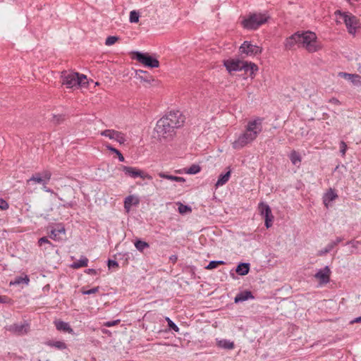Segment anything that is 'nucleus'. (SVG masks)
I'll return each instance as SVG.
<instances>
[{
	"mask_svg": "<svg viewBox=\"0 0 361 361\" xmlns=\"http://www.w3.org/2000/svg\"><path fill=\"white\" fill-rule=\"evenodd\" d=\"M87 273L89 274L95 275V274H97V270H95L94 269H88L87 270Z\"/></svg>",
	"mask_w": 361,
	"mask_h": 361,
	"instance_id": "4d7b16f0",
	"label": "nucleus"
},
{
	"mask_svg": "<svg viewBox=\"0 0 361 361\" xmlns=\"http://www.w3.org/2000/svg\"><path fill=\"white\" fill-rule=\"evenodd\" d=\"M135 247L137 248V250L140 252H143L146 248L149 247V243H147L145 241H143L140 239H137L134 243Z\"/></svg>",
	"mask_w": 361,
	"mask_h": 361,
	"instance_id": "473e14b6",
	"label": "nucleus"
},
{
	"mask_svg": "<svg viewBox=\"0 0 361 361\" xmlns=\"http://www.w3.org/2000/svg\"><path fill=\"white\" fill-rule=\"evenodd\" d=\"M353 243L352 241H348V242L347 243V244H350V243Z\"/></svg>",
	"mask_w": 361,
	"mask_h": 361,
	"instance_id": "680f3d73",
	"label": "nucleus"
},
{
	"mask_svg": "<svg viewBox=\"0 0 361 361\" xmlns=\"http://www.w3.org/2000/svg\"><path fill=\"white\" fill-rule=\"evenodd\" d=\"M217 346L221 348L231 350L234 348V343L230 340L221 339L217 341Z\"/></svg>",
	"mask_w": 361,
	"mask_h": 361,
	"instance_id": "393cba45",
	"label": "nucleus"
},
{
	"mask_svg": "<svg viewBox=\"0 0 361 361\" xmlns=\"http://www.w3.org/2000/svg\"><path fill=\"white\" fill-rule=\"evenodd\" d=\"M11 302H12V300L10 298H8V296L0 295V303L10 304V303H11Z\"/></svg>",
	"mask_w": 361,
	"mask_h": 361,
	"instance_id": "a18cd8bd",
	"label": "nucleus"
},
{
	"mask_svg": "<svg viewBox=\"0 0 361 361\" xmlns=\"http://www.w3.org/2000/svg\"><path fill=\"white\" fill-rule=\"evenodd\" d=\"M133 58L145 66L149 68H157L159 66V61L154 57L150 56L147 53H142L140 51H134Z\"/></svg>",
	"mask_w": 361,
	"mask_h": 361,
	"instance_id": "0eeeda50",
	"label": "nucleus"
},
{
	"mask_svg": "<svg viewBox=\"0 0 361 361\" xmlns=\"http://www.w3.org/2000/svg\"><path fill=\"white\" fill-rule=\"evenodd\" d=\"M347 149V145L345 142L341 141L340 144V152L341 153L344 155L345 154Z\"/></svg>",
	"mask_w": 361,
	"mask_h": 361,
	"instance_id": "8fccbe9b",
	"label": "nucleus"
},
{
	"mask_svg": "<svg viewBox=\"0 0 361 361\" xmlns=\"http://www.w3.org/2000/svg\"><path fill=\"white\" fill-rule=\"evenodd\" d=\"M73 205V204L72 202H67V203L64 204L63 205V207L65 208H70V207H72Z\"/></svg>",
	"mask_w": 361,
	"mask_h": 361,
	"instance_id": "052dcab7",
	"label": "nucleus"
},
{
	"mask_svg": "<svg viewBox=\"0 0 361 361\" xmlns=\"http://www.w3.org/2000/svg\"><path fill=\"white\" fill-rule=\"evenodd\" d=\"M361 322V316L355 318L353 320L350 321V324L359 323Z\"/></svg>",
	"mask_w": 361,
	"mask_h": 361,
	"instance_id": "13d9d810",
	"label": "nucleus"
},
{
	"mask_svg": "<svg viewBox=\"0 0 361 361\" xmlns=\"http://www.w3.org/2000/svg\"><path fill=\"white\" fill-rule=\"evenodd\" d=\"M334 13L336 16H339L340 18L343 20L350 34L355 33L357 20L355 16L350 13L341 12L340 10L336 11Z\"/></svg>",
	"mask_w": 361,
	"mask_h": 361,
	"instance_id": "423d86ee",
	"label": "nucleus"
},
{
	"mask_svg": "<svg viewBox=\"0 0 361 361\" xmlns=\"http://www.w3.org/2000/svg\"><path fill=\"white\" fill-rule=\"evenodd\" d=\"M158 176L160 178H164V179H167V180H172V181L180 182V183H183L185 180V178H183V177L169 175V174H166V173H165L164 172H159L158 173Z\"/></svg>",
	"mask_w": 361,
	"mask_h": 361,
	"instance_id": "bb28decb",
	"label": "nucleus"
},
{
	"mask_svg": "<svg viewBox=\"0 0 361 361\" xmlns=\"http://www.w3.org/2000/svg\"><path fill=\"white\" fill-rule=\"evenodd\" d=\"M139 18H140L139 12H137L135 10L131 11L130 12L129 20L130 23H138Z\"/></svg>",
	"mask_w": 361,
	"mask_h": 361,
	"instance_id": "4c0bfd02",
	"label": "nucleus"
},
{
	"mask_svg": "<svg viewBox=\"0 0 361 361\" xmlns=\"http://www.w3.org/2000/svg\"><path fill=\"white\" fill-rule=\"evenodd\" d=\"M254 296L250 290H243L238 293L234 298L235 303H239L246 301L249 299H253Z\"/></svg>",
	"mask_w": 361,
	"mask_h": 361,
	"instance_id": "a211bd4d",
	"label": "nucleus"
},
{
	"mask_svg": "<svg viewBox=\"0 0 361 361\" xmlns=\"http://www.w3.org/2000/svg\"><path fill=\"white\" fill-rule=\"evenodd\" d=\"M30 182L37 183L42 184V185H47V181L42 178L40 173H37L34 174L27 180V184H29Z\"/></svg>",
	"mask_w": 361,
	"mask_h": 361,
	"instance_id": "2f4dec72",
	"label": "nucleus"
},
{
	"mask_svg": "<svg viewBox=\"0 0 361 361\" xmlns=\"http://www.w3.org/2000/svg\"><path fill=\"white\" fill-rule=\"evenodd\" d=\"M99 289V287L97 286V287H94L87 290H82V293L83 295H91V294H94V293H96L97 292H98Z\"/></svg>",
	"mask_w": 361,
	"mask_h": 361,
	"instance_id": "37998d69",
	"label": "nucleus"
},
{
	"mask_svg": "<svg viewBox=\"0 0 361 361\" xmlns=\"http://www.w3.org/2000/svg\"><path fill=\"white\" fill-rule=\"evenodd\" d=\"M121 169L126 175L130 176L131 178H136L140 177L142 179H152V177L150 175L135 167L121 166Z\"/></svg>",
	"mask_w": 361,
	"mask_h": 361,
	"instance_id": "6e6552de",
	"label": "nucleus"
},
{
	"mask_svg": "<svg viewBox=\"0 0 361 361\" xmlns=\"http://www.w3.org/2000/svg\"><path fill=\"white\" fill-rule=\"evenodd\" d=\"M61 234H65V228L61 225H58L56 228L51 229L49 237L54 240H59Z\"/></svg>",
	"mask_w": 361,
	"mask_h": 361,
	"instance_id": "6ab92c4d",
	"label": "nucleus"
},
{
	"mask_svg": "<svg viewBox=\"0 0 361 361\" xmlns=\"http://www.w3.org/2000/svg\"><path fill=\"white\" fill-rule=\"evenodd\" d=\"M61 78L63 84L66 85L68 88L84 85L86 83L84 80L87 79L86 75L83 74L68 73L67 71L61 73Z\"/></svg>",
	"mask_w": 361,
	"mask_h": 361,
	"instance_id": "20e7f679",
	"label": "nucleus"
},
{
	"mask_svg": "<svg viewBox=\"0 0 361 361\" xmlns=\"http://www.w3.org/2000/svg\"><path fill=\"white\" fill-rule=\"evenodd\" d=\"M300 33L295 32L289 37L286 38L285 42V47L287 49H292L295 45L300 44Z\"/></svg>",
	"mask_w": 361,
	"mask_h": 361,
	"instance_id": "ddd939ff",
	"label": "nucleus"
},
{
	"mask_svg": "<svg viewBox=\"0 0 361 361\" xmlns=\"http://www.w3.org/2000/svg\"><path fill=\"white\" fill-rule=\"evenodd\" d=\"M331 270L328 266L324 269H319L315 274L314 277L319 281V283L326 284L330 281Z\"/></svg>",
	"mask_w": 361,
	"mask_h": 361,
	"instance_id": "9b49d317",
	"label": "nucleus"
},
{
	"mask_svg": "<svg viewBox=\"0 0 361 361\" xmlns=\"http://www.w3.org/2000/svg\"><path fill=\"white\" fill-rule=\"evenodd\" d=\"M329 102L331 103V104H336V105H339L340 104L339 100L338 99L335 98V97L331 98L329 100Z\"/></svg>",
	"mask_w": 361,
	"mask_h": 361,
	"instance_id": "864d4df0",
	"label": "nucleus"
},
{
	"mask_svg": "<svg viewBox=\"0 0 361 361\" xmlns=\"http://www.w3.org/2000/svg\"><path fill=\"white\" fill-rule=\"evenodd\" d=\"M101 135L107 137L111 140L118 142L120 145H123L126 142L124 133L112 129H107L100 133Z\"/></svg>",
	"mask_w": 361,
	"mask_h": 361,
	"instance_id": "9d476101",
	"label": "nucleus"
},
{
	"mask_svg": "<svg viewBox=\"0 0 361 361\" xmlns=\"http://www.w3.org/2000/svg\"><path fill=\"white\" fill-rule=\"evenodd\" d=\"M289 158L293 165H297L298 164L300 163V161H301L300 155L299 154V153H298L295 151H293L290 153Z\"/></svg>",
	"mask_w": 361,
	"mask_h": 361,
	"instance_id": "72a5a7b5",
	"label": "nucleus"
},
{
	"mask_svg": "<svg viewBox=\"0 0 361 361\" xmlns=\"http://www.w3.org/2000/svg\"><path fill=\"white\" fill-rule=\"evenodd\" d=\"M118 37L116 36H109L105 41V44L106 46H111L113 45L114 43H116L118 40Z\"/></svg>",
	"mask_w": 361,
	"mask_h": 361,
	"instance_id": "58836bf2",
	"label": "nucleus"
},
{
	"mask_svg": "<svg viewBox=\"0 0 361 361\" xmlns=\"http://www.w3.org/2000/svg\"><path fill=\"white\" fill-rule=\"evenodd\" d=\"M117 156H118V160L120 161H125V158L123 156V154L121 153L120 151H118L116 154Z\"/></svg>",
	"mask_w": 361,
	"mask_h": 361,
	"instance_id": "6e6d98bb",
	"label": "nucleus"
},
{
	"mask_svg": "<svg viewBox=\"0 0 361 361\" xmlns=\"http://www.w3.org/2000/svg\"><path fill=\"white\" fill-rule=\"evenodd\" d=\"M226 264V262L222 260H218V261L214 260V261L209 262V263L207 265L205 269L211 270V269H216L219 265H222V264Z\"/></svg>",
	"mask_w": 361,
	"mask_h": 361,
	"instance_id": "e433bc0d",
	"label": "nucleus"
},
{
	"mask_svg": "<svg viewBox=\"0 0 361 361\" xmlns=\"http://www.w3.org/2000/svg\"><path fill=\"white\" fill-rule=\"evenodd\" d=\"M105 147L108 150L115 154H116L119 151L115 147H112L110 144L105 145Z\"/></svg>",
	"mask_w": 361,
	"mask_h": 361,
	"instance_id": "603ef678",
	"label": "nucleus"
},
{
	"mask_svg": "<svg viewBox=\"0 0 361 361\" xmlns=\"http://www.w3.org/2000/svg\"><path fill=\"white\" fill-rule=\"evenodd\" d=\"M42 189L44 191L47 192H50L51 194H54L55 195H57L56 193L54 192L53 190L50 189L49 188H47V185H44Z\"/></svg>",
	"mask_w": 361,
	"mask_h": 361,
	"instance_id": "5fc2aeb1",
	"label": "nucleus"
},
{
	"mask_svg": "<svg viewBox=\"0 0 361 361\" xmlns=\"http://www.w3.org/2000/svg\"><path fill=\"white\" fill-rule=\"evenodd\" d=\"M250 271V264L249 263H240L236 269L235 271L241 276H244L248 274Z\"/></svg>",
	"mask_w": 361,
	"mask_h": 361,
	"instance_id": "a878e982",
	"label": "nucleus"
},
{
	"mask_svg": "<svg viewBox=\"0 0 361 361\" xmlns=\"http://www.w3.org/2000/svg\"><path fill=\"white\" fill-rule=\"evenodd\" d=\"M269 18V16L266 13H250L247 16L243 17L241 25L246 30H255L265 24Z\"/></svg>",
	"mask_w": 361,
	"mask_h": 361,
	"instance_id": "7ed1b4c3",
	"label": "nucleus"
},
{
	"mask_svg": "<svg viewBox=\"0 0 361 361\" xmlns=\"http://www.w3.org/2000/svg\"><path fill=\"white\" fill-rule=\"evenodd\" d=\"M262 48L252 44L250 42L245 41L239 48L241 55L255 56L262 52Z\"/></svg>",
	"mask_w": 361,
	"mask_h": 361,
	"instance_id": "1a4fd4ad",
	"label": "nucleus"
},
{
	"mask_svg": "<svg viewBox=\"0 0 361 361\" xmlns=\"http://www.w3.org/2000/svg\"><path fill=\"white\" fill-rule=\"evenodd\" d=\"M138 203L139 200L137 199H135L133 195H129L125 199L124 208L127 212H128L133 204H137Z\"/></svg>",
	"mask_w": 361,
	"mask_h": 361,
	"instance_id": "c756f323",
	"label": "nucleus"
},
{
	"mask_svg": "<svg viewBox=\"0 0 361 361\" xmlns=\"http://www.w3.org/2000/svg\"><path fill=\"white\" fill-rule=\"evenodd\" d=\"M201 170V167L198 164H192L190 167L185 169V173L188 174H196Z\"/></svg>",
	"mask_w": 361,
	"mask_h": 361,
	"instance_id": "f704fd0d",
	"label": "nucleus"
},
{
	"mask_svg": "<svg viewBox=\"0 0 361 361\" xmlns=\"http://www.w3.org/2000/svg\"><path fill=\"white\" fill-rule=\"evenodd\" d=\"M27 324H14L10 326L9 330L18 335H23L27 332Z\"/></svg>",
	"mask_w": 361,
	"mask_h": 361,
	"instance_id": "dca6fc26",
	"label": "nucleus"
},
{
	"mask_svg": "<svg viewBox=\"0 0 361 361\" xmlns=\"http://www.w3.org/2000/svg\"><path fill=\"white\" fill-rule=\"evenodd\" d=\"M262 121L263 118L259 117L248 121L245 131L233 142V147L240 149L254 141L262 131Z\"/></svg>",
	"mask_w": 361,
	"mask_h": 361,
	"instance_id": "f03ea898",
	"label": "nucleus"
},
{
	"mask_svg": "<svg viewBox=\"0 0 361 361\" xmlns=\"http://www.w3.org/2000/svg\"><path fill=\"white\" fill-rule=\"evenodd\" d=\"M109 268L118 267V263L116 260L109 259L108 260Z\"/></svg>",
	"mask_w": 361,
	"mask_h": 361,
	"instance_id": "3c124183",
	"label": "nucleus"
},
{
	"mask_svg": "<svg viewBox=\"0 0 361 361\" xmlns=\"http://www.w3.org/2000/svg\"><path fill=\"white\" fill-rule=\"evenodd\" d=\"M339 75L345 80H350L353 85L356 86L361 85V76L357 74H351L341 72L339 73Z\"/></svg>",
	"mask_w": 361,
	"mask_h": 361,
	"instance_id": "2eb2a0df",
	"label": "nucleus"
},
{
	"mask_svg": "<svg viewBox=\"0 0 361 361\" xmlns=\"http://www.w3.org/2000/svg\"><path fill=\"white\" fill-rule=\"evenodd\" d=\"M343 238L342 237H337L335 240L329 243L324 250L319 251V255H324L329 253L335 246L343 241Z\"/></svg>",
	"mask_w": 361,
	"mask_h": 361,
	"instance_id": "412c9836",
	"label": "nucleus"
},
{
	"mask_svg": "<svg viewBox=\"0 0 361 361\" xmlns=\"http://www.w3.org/2000/svg\"><path fill=\"white\" fill-rule=\"evenodd\" d=\"M273 219H274V216L273 215L264 217L265 226L267 228H270L272 226Z\"/></svg>",
	"mask_w": 361,
	"mask_h": 361,
	"instance_id": "79ce46f5",
	"label": "nucleus"
},
{
	"mask_svg": "<svg viewBox=\"0 0 361 361\" xmlns=\"http://www.w3.org/2000/svg\"><path fill=\"white\" fill-rule=\"evenodd\" d=\"M8 207V203L4 199L0 197V209L1 210H6Z\"/></svg>",
	"mask_w": 361,
	"mask_h": 361,
	"instance_id": "c03bdc74",
	"label": "nucleus"
},
{
	"mask_svg": "<svg viewBox=\"0 0 361 361\" xmlns=\"http://www.w3.org/2000/svg\"><path fill=\"white\" fill-rule=\"evenodd\" d=\"M169 259L173 263H175L177 261L178 257L176 255H171Z\"/></svg>",
	"mask_w": 361,
	"mask_h": 361,
	"instance_id": "bf43d9fd",
	"label": "nucleus"
},
{
	"mask_svg": "<svg viewBox=\"0 0 361 361\" xmlns=\"http://www.w3.org/2000/svg\"><path fill=\"white\" fill-rule=\"evenodd\" d=\"M184 122L185 117L180 111H171L157 122L154 130L159 139L171 140L176 135V130L180 128Z\"/></svg>",
	"mask_w": 361,
	"mask_h": 361,
	"instance_id": "f257e3e1",
	"label": "nucleus"
},
{
	"mask_svg": "<svg viewBox=\"0 0 361 361\" xmlns=\"http://www.w3.org/2000/svg\"><path fill=\"white\" fill-rule=\"evenodd\" d=\"M166 320L168 322V325L171 329L173 330L176 332L179 331V327L173 321H171L169 317H166Z\"/></svg>",
	"mask_w": 361,
	"mask_h": 361,
	"instance_id": "a19ab883",
	"label": "nucleus"
},
{
	"mask_svg": "<svg viewBox=\"0 0 361 361\" xmlns=\"http://www.w3.org/2000/svg\"><path fill=\"white\" fill-rule=\"evenodd\" d=\"M53 118L54 122H55L56 123H60L61 121L64 120L65 116L61 114L54 115Z\"/></svg>",
	"mask_w": 361,
	"mask_h": 361,
	"instance_id": "09e8293b",
	"label": "nucleus"
},
{
	"mask_svg": "<svg viewBox=\"0 0 361 361\" xmlns=\"http://www.w3.org/2000/svg\"><path fill=\"white\" fill-rule=\"evenodd\" d=\"M178 212L181 214H185L187 213H190L192 212V209L188 205H185L182 204L181 202H178Z\"/></svg>",
	"mask_w": 361,
	"mask_h": 361,
	"instance_id": "c9c22d12",
	"label": "nucleus"
},
{
	"mask_svg": "<svg viewBox=\"0 0 361 361\" xmlns=\"http://www.w3.org/2000/svg\"><path fill=\"white\" fill-rule=\"evenodd\" d=\"M300 44L310 53L315 52L320 49V47L317 43V36L314 32H302L300 34Z\"/></svg>",
	"mask_w": 361,
	"mask_h": 361,
	"instance_id": "39448f33",
	"label": "nucleus"
},
{
	"mask_svg": "<svg viewBox=\"0 0 361 361\" xmlns=\"http://www.w3.org/2000/svg\"><path fill=\"white\" fill-rule=\"evenodd\" d=\"M230 176L231 171H228L225 173L220 174L216 183V186L219 187L226 184L228 181Z\"/></svg>",
	"mask_w": 361,
	"mask_h": 361,
	"instance_id": "c85d7f7f",
	"label": "nucleus"
},
{
	"mask_svg": "<svg viewBox=\"0 0 361 361\" xmlns=\"http://www.w3.org/2000/svg\"><path fill=\"white\" fill-rule=\"evenodd\" d=\"M258 209L260 214L264 217L272 215L270 207L264 202H260L259 204Z\"/></svg>",
	"mask_w": 361,
	"mask_h": 361,
	"instance_id": "5701e85b",
	"label": "nucleus"
},
{
	"mask_svg": "<svg viewBox=\"0 0 361 361\" xmlns=\"http://www.w3.org/2000/svg\"><path fill=\"white\" fill-rule=\"evenodd\" d=\"M119 323H120V319H116V320H114V321L106 322L104 324V326H105L106 327H111V326H116Z\"/></svg>",
	"mask_w": 361,
	"mask_h": 361,
	"instance_id": "de8ad7c7",
	"label": "nucleus"
},
{
	"mask_svg": "<svg viewBox=\"0 0 361 361\" xmlns=\"http://www.w3.org/2000/svg\"><path fill=\"white\" fill-rule=\"evenodd\" d=\"M30 279L27 275L16 276L13 281L10 282V286H16L20 284L28 285Z\"/></svg>",
	"mask_w": 361,
	"mask_h": 361,
	"instance_id": "b1692460",
	"label": "nucleus"
},
{
	"mask_svg": "<svg viewBox=\"0 0 361 361\" xmlns=\"http://www.w3.org/2000/svg\"><path fill=\"white\" fill-rule=\"evenodd\" d=\"M135 75L137 78L147 83H151V82L154 81L153 77L147 71L137 70L135 71Z\"/></svg>",
	"mask_w": 361,
	"mask_h": 361,
	"instance_id": "aec40b11",
	"label": "nucleus"
},
{
	"mask_svg": "<svg viewBox=\"0 0 361 361\" xmlns=\"http://www.w3.org/2000/svg\"><path fill=\"white\" fill-rule=\"evenodd\" d=\"M242 61L240 60H235V59H228L224 61V66L226 70L231 73L233 71H240V65Z\"/></svg>",
	"mask_w": 361,
	"mask_h": 361,
	"instance_id": "f8f14e48",
	"label": "nucleus"
},
{
	"mask_svg": "<svg viewBox=\"0 0 361 361\" xmlns=\"http://www.w3.org/2000/svg\"><path fill=\"white\" fill-rule=\"evenodd\" d=\"M243 70L245 73H250V75L253 77L255 75V72L257 71V66L252 62L243 61L240 65V71Z\"/></svg>",
	"mask_w": 361,
	"mask_h": 361,
	"instance_id": "4468645a",
	"label": "nucleus"
},
{
	"mask_svg": "<svg viewBox=\"0 0 361 361\" xmlns=\"http://www.w3.org/2000/svg\"><path fill=\"white\" fill-rule=\"evenodd\" d=\"M54 324L58 331H62L68 333H73V331L69 324L63 321H55Z\"/></svg>",
	"mask_w": 361,
	"mask_h": 361,
	"instance_id": "4be33fe9",
	"label": "nucleus"
},
{
	"mask_svg": "<svg viewBox=\"0 0 361 361\" xmlns=\"http://www.w3.org/2000/svg\"><path fill=\"white\" fill-rule=\"evenodd\" d=\"M45 344L48 346L56 348L58 350H64L67 348V345L63 342L61 341H48L45 343Z\"/></svg>",
	"mask_w": 361,
	"mask_h": 361,
	"instance_id": "cd10ccee",
	"label": "nucleus"
},
{
	"mask_svg": "<svg viewBox=\"0 0 361 361\" xmlns=\"http://www.w3.org/2000/svg\"><path fill=\"white\" fill-rule=\"evenodd\" d=\"M40 174H41L42 178L47 181V184L51 177V171H49L48 170H44Z\"/></svg>",
	"mask_w": 361,
	"mask_h": 361,
	"instance_id": "ea45409f",
	"label": "nucleus"
},
{
	"mask_svg": "<svg viewBox=\"0 0 361 361\" xmlns=\"http://www.w3.org/2000/svg\"><path fill=\"white\" fill-rule=\"evenodd\" d=\"M87 263H88V259L85 256H82L79 260L74 262L71 264V267L73 269H79L81 267H85L87 266Z\"/></svg>",
	"mask_w": 361,
	"mask_h": 361,
	"instance_id": "7c9ffc66",
	"label": "nucleus"
},
{
	"mask_svg": "<svg viewBox=\"0 0 361 361\" xmlns=\"http://www.w3.org/2000/svg\"><path fill=\"white\" fill-rule=\"evenodd\" d=\"M338 195L332 188H329L323 195V202L328 207L329 203L338 198Z\"/></svg>",
	"mask_w": 361,
	"mask_h": 361,
	"instance_id": "f3484780",
	"label": "nucleus"
},
{
	"mask_svg": "<svg viewBox=\"0 0 361 361\" xmlns=\"http://www.w3.org/2000/svg\"><path fill=\"white\" fill-rule=\"evenodd\" d=\"M38 244L39 246H42L43 244H48L52 245L51 243L47 239V237H42L39 239Z\"/></svg>",
	"mask_w": 361,
	"mask_h": 361,
	"instance_id": "49530a36",
	"label": "nucleus"
}]
</instances>
